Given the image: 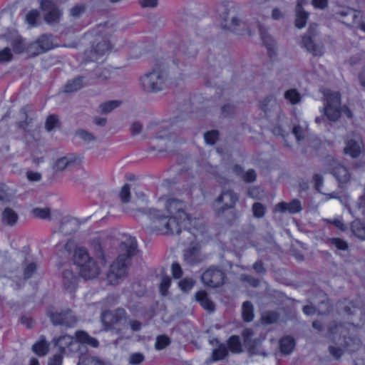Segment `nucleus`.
Segmentation results:
<instances>
[{
  "mask_svg": "<svg viewBox=\"0 0 365 365\" xmlns=\"http://www.w3.org/2000/svg\"><path fill=\"white\" fill-rule=\"evenodd\" d=\"M195 298L204 309L210 312L215 309V305L213 302L208 299L207 294L205 291H200L197 292L195 294Z\"/></svg>",
  "mask_w": 365,
  "mask_h": 365,
  "instance_id": "obj_32",
  "label": "nucleus"
},
{
  "mask_svg": "<svg viewBox=\"0 0 365 365\" xmlns=\"http://www.w3.org/2000/svg\"><path fill=\"white\" fill-rule=\"evenodd\" d=\"M79 163L73 154H68L66 156L58 158L54 165L53 169L57 172L71 170L78 167Z\"/></svg>",
  "mask_w": 365,
  "mask_h": 365,
  "instance_id": "obj_18",
  "label": "nucleus"
},
{
  "mask_svg": "<svg viewBox=\"0 0 365 365\" xmlns=\"http://www.w3.org/2000/svg\"><path fill=\"white\" fill-rule=\"evenodd\" d=\"M63 354L64 353H61L60 351L58 350V352L53 355V357L49 359L48 365H61Z\"/></svg>",
  "mask_w": 365,
  "mask_h": 365,
  "instance_id": "obj_64",
  "label": "nucleus"
},
{
  "mask_svg": "<svg viewBox=\"0 0 365 365\" xmlns=\"http://www.w3.org/2000/svg\"><path fill=\"white\" fill-rule=\"evenodd\" d=\"M84 78L78 76L68 81L64 86V91L66 93L76 92L84 86Z\"/></svg>",
  "mask_w": 365,
  "mask_h": 365,
  "instance_id": "obj_30",
  "label": "nucleus"
},
{
  "mask_svg": "<svg viewBox=\"0 0 365 365\" xmlns=\"http://www.w3.org/2000/svg\"><path fill=\"white\" fill-rule=\"evenodd\" d=\"M110 49V43L108 41L103 40L98 42L93 48V50L91 51L92 53L91 56H89L91 61H94L97 59L96 55H103L107 51Z\"/></svg>",
  "mask_w": 365,
  "mask_h": 365,
  "instance_id": "obj_28",
  "label": "nucleus"
},
{
  "mask_svg": "<svg viewBox=\"0 0 365 365\" xmlns=\"http://www.w3.org/2000/svg\"><path fill=\"white\" fill-rule=\"evenodd\" d=\"M53 341L54 345L58 346V350L61 353H64L66 347L73 344V339L71 336L63 335L58 339H54Z\"/></svg>",
  "mask_w": 365,
  "mask_h": 365,
  "instance_id": "obj_34",
  "label": "nucleus"
},
{
  "mask_svg": "<svg viewBox=\"0 0 365 365\" xmlns=\"http://www.w3.org/2000/svg\"><path fill=\"white\" fill-rule=\"evenodd\" d=\"M78 365H106L99 357L91 355H82L79 357Z\"/></svg>",
  "mask_w": 365,
  "mask_h": 365,
  "instance_id": "obj_35",
  "label": "nucleus"
},
{
  "mask_svg": "<svg viewBox=\"0 0 365 365\" xmlns=\"http://www.w3.org/2000/svg\"><path fill=\"white\" fill-rule=\"evenodd\" d=\"M76 337L77 341L81 344H86L94 348L98 347L99 345L98 341L96 338L91 336L84 331H76Z\"/></svg>",
  "mask_w": 365,
  "mask_h": 365,
  "instance_id": "obj_27",
  "label": "nucleus"
},
{
  "mask_svg": "<svg viewBox=\"0 0 365 365\" xmlns=\"http://www.w3.org/2000/svg\"><path fill=\"white\" fill-rule=\"evenodd\" d=\"M58 124L59 120L58 116L56 115H51L46 118L45 128L46 130L51 131L55 128L58 127Z\"/></svg>",
  "mask_w": 365,
  "mask_h": 365,
  "instance_id": "obj_52",
  "label": "nucleus"
},
{
  "mask_svg": "<svg viewBox=\"0 0 365 365\" xmlns=\"http://www.w3.org/2000/svg\"><path fill=\"white\" fill-rule=\"evenodd\" d=\"M46 315L54 326L72 327L77 322L76 315L70 309L57 310L53 307H49L46 310Z\"/></svg>",
  "mask_w": 365,
  "mask_h": 365,
  "instance_id": "obj_3",
  "label": "nucleus"
},
{
  "mask_svg": "<svg viewBox=\"0 0 365 365\" xmlns=\"http://www.w3.org/2000/svg\"><path fill=\"white\" fill-rule=\"evenodd\" d=\"M328 242L331 245H334L337 250L344 251L348 250V243L341 238H329L328 239Z\"/></svg>",
  "mask_w": 365,
  "mask_h": 365,
  "instance_id": "obj_51",
  "label": "nucleus"
},
{
  "mask_svg": "<svg viewBox=\"0 0 365 365\" xmlns=\"http://www.w3.org/2000/svg\"><path fill=\"white\" fill-rule=\"evenodd\" d=\"M318 34L317 25L311 24L302 39L304 46L315 56H321L324 52L323 43L318 41Z\"/></svg>",
  "mask_w": 365,
  "mask_h": 365,
  "instance_id": "obj_5",
  "label": "nucleus"
},
{
  "mask_svg": "<svg viewBox=\"0 0 365 365\" xmlns=\"http://www.w3.org/2000/svg\"><path fill=\"white\" fill-rule=\"evenodd\" d=\"M165 200V209L170 216H177L180 220H188V215L185 212V203L175 198H165L162 197L160 200Z\"/></svg>",
  "mask_w": 365,
  "mask_h": 365,
  "instance_id": "obj_15",
  "label": "nucleus"
},
{
  "mask_svg": "<svg viewBox=\"0 0 365 365\" xmlns=\"http://www.w3.org/2000/svg\"><path fill=\"white\" fill-rule=\"evenodd\" d=\"M336 14L343 19L341 22L346 26H356L365 31V23L362 21V16L359 11L351 8H344Z\"/></svg>",
  "mask_w": 365,
  "mask_h": 365,
  "instance_id": "obj_12",
  "label": "nucleus"
},
{
  "mask_svg": "<svg viewBox=\"0 0 365 365\" xmlns=\"http://www.w3.org/2000/svg\"><path fill=\"white\" fill-rule=\"evenodd\" d=\"M239 200V196L233 190L230 189L223 190L221 194L216 198L217 203H221L222 207L215 210V214L219 217H222L227 210L233 209L236 202Z\"/></svg>",
  "mask_w": 365,
  "mask_h": 365,
  "instance_id": "obj_9",
  "label": "nucleus"
},
{
  "mask_svg": "<svg viewBox=\"0 0 365 365\" xmlns=\"http://www.w3.org/2000/svg\"><path fill=\"white\" fill-rule=\"evenodd\" d=\"M78 227V225L75 219L65 217L61 221L60 230L64 235H71L76 232Z\"/></svg>",
  "mask_w": 365,
  "mask_h": 365,
  "instance_id": "obj_26",
  "label": "nucleus"
},
{
  "mask_svg": "<svg viewBox=\"0 0 365 365\" xmlns=\"http://www.w3.org/2000/svg\"><path fill=\"white\" fill-rule=\"evenodd\" d=\"M32 215L37 218L42 220L50 219L51 210L48 207H36L31 210Z\"/></svg>",
  "mask_w": 365,
  "mask_h": 365,
  "instance_id": "obj_48",
  "label": "nucleus"
},
{
  "mask_svg": "<svg viewBox=\"0 0 365 365\" xmlns=\"http://www.w3.org/2000/svg\"><path fill=\"white\" fill-rule=\"evenodd\" d=\"M252 212L255 217H262L264 215L265 207L260 202H255L252 205Z\"/></svg>",
  "mask_w": 365,
  "mask_h": 365,
  "instance_id": "obj_58",
  "label": "nucleus"
},
{
  "mask_svg": "<svg viewBox=\"0 0 365 365\" xmlns=\"http://www.w3.org/2000/svg\"><path fill=\"white\" fill-rule=\"evenodd\" d=\"M127 317L126 312L124 309L118 308L115 310H107L102 312L101 320L106 330L113 329L115 325L120 324L125 320Z\"/></svg>",
  "mask_w": 365,
  "mask_h": 365,
  "instance_id": "obj_10",
  "label": "nucleus"
},
{
  "mask_svg": "<svg viewBox=\"0 0 365 365\" xmlns=\"http://www.w3.org/2000/svg\"><path fill=\"white\" fill-rule=\"evenodd\" d=\"M86 6L84 4L75 5L69 10V14L71 17L76 19L80 18L86 11Z\"/></svg>",
  "mask_w": 365,
  "mask_h": 365,
  "instance_id": "obj_50",
  "label": "nucleus"
},
{
  "mask_svg": "<svg viewBox=\"0 0 365 365\" xmlns=\"http://www.w3.org/2000/svg\"><path fill=\"white\" fill-rule=\"evenodd\" d=\"M145 359L144 355L141 353L132 354L128 359V362L132 365H138L141 364Z\"/></svg>",
  "mask_w": 365,
  "mask_h": 365,
  "instance_id": "obj_62",
  "label": "nucleus"
},
{
  "mask_svg": "<svg viewBox=\"0 0 365 365\" xmlns=\"http://www.w3.org/2000/svg\"><path fill=\"white\" fill-rule=\"evenodd\" d=\"M295 346L294 339L291 336L283 337L279 341V349L283 354H290Z\"/></svg>",
  "mask_w": 365,
  "mask_h": 365,
  "instance_id": "obj_31",
  "label": "nucleus"
},
{
  "mask_svg": "<svg viewBox=\"0 0 365 365\" xmlns=\"http://www.w3.org/2000/svg\"><path fill=\"white\" fill-rule=\"evenodd\" d=\"M292 133L297 141L302 140L307 135V125H294L292 128Z\"/></svg>",
  "mask_w": 365,
  "mask_h": 365,
  "instance_id": "obj_45",
  "label": "nucleus"
},
{
  "mask_svg": "<svg viewBox=\"0 0 365 365\" xmlns=\"http://www.w3.org/2000/svg\"><path fill=\"white\" fill-rule=\"evenodd\" d=\"M219 133L217 130L206 132L204 135L205 140L207 144L214 145L218 139Z\"/></svg>",
  "mask_w": 365,
  "mask_h": 365,
  "instance_id": "obj_57",
  "label": "nucleus"
},
{
  "mask_svg": "<svg viewBox=\"0 0 365 365\" xmlns=\"http://www.w3.org/2000/svg\"><path fill=\"white\" fill-rule=\"evenodd\" d=\"M11 46L14 53L20 54L26 52L27 46L24 43V39L20 36H16L11 41Z\"/></svg>",
  "mask_w": 365,
  "mask_h": 365,
  "instance_id": "obj_36",
  "label": "nucleus"
},
{
  "mask_svg": "<svg viewBox=\"0 0 365 365\" xmlns=\"http://www.w3.org/2000/svg\"><path fill=\"white\" fill-rule=\"evenodd\" d=\"M225 278V273L216 267H210L201 276L202 282L206 286L212 288L222 286Z\"/></svg>",
  "mask_w": 365,
  "mask_h": 365,
  "instance_id": "obj_11",
  "label": "nucleus"
},
{
  "mask_svg": "<svg viewBox=\"0 0 365 365\" xmlns=\"http://www.w3.org/2000/svg\"><path fill=\"white\" fill-rule=\"evenodd\" d=\"M13 58V53H11V48L6 47L0 50V63L9 62Z\"/></svg>",
  "mask_w": 365,
  "mask_h": 365,
  "instance_id": "obj_56",
  "label": "nucleus"
},
{
  "mask_svg": "<svg viewBox=\"0 0 365 365\" xmlns=\"http://www.w3.org/2000/svg\"><path fill=\"white\" fill-rule=\"evenodd\" d=\"M33 351L39 356H43L48 351V346L44 338L35 343L32 346Z\"/></svg>",
  "mask_w": 365,
  "mask_h": 365,
  "instance_id": "obj_42",
  "label": "nucleus"
},
{
  "mask_svg": "<svg viewBox=\"0 0 365 365\" xmlns=\"http://www.w3.org/2000/svg\"><path fill=\"white\" fill-rule=\"evenodd\" d=\"M363 149L362 139L360 135L352 132L347 135L344 153L351 157L356 158L359 157Z\"/></svg>",
  "mask_w": 365,
  "mask_h": 365,
  "instance_id": "obj_16",
  "label": "nucleus"
},
{
  "mask_svg": "<svg viewBox=\"0 0 365 365\" xmlns=\"http://www.w3.org/2000/svg\"><path fill=\"white\" fill-rule=\"evenodd\" d=\"M25 21L29 27H36L41 24L40 12L36 9L29 11L25 17Z\"/></svg>",
  "mask_w": 365,
  "mask_h": 365,
  "instance_id": "obj_37",
  "label": "nucleus"
},
{
  "mask_svg": "<svg viewBox=\"0 0 365 365\" xmlns=\"http://www.w3.org/2000/svg\"><path fill=\"white\" fill-rule=\"evenodd\" d=\"M14 192L6 185L0 182V201L9 202L14 197Z\"/></svg>",
  "mask_w": 365,
  "mask_h": 365,
  "instance_id": "obj_46",
  "label": "nucleus"
},
{
  "mask_svg": "<svg viewBox=\"0 0 365 365\" xmlns=\"http://www.w3.org/2000/svg\"><path fill=\"white\" fill-rule=\"evenodd\" d=\"M40 5L41 9L45 12L44 21L48 24L51 25L59 22L61 11L53 1L41 0Z\"/></svg>",
  "mask_w": 365,
  "mask_h": 365,
  "instance_id": "obj_14",
  "label": "nucleus"
},
{
  "mask_svg": "<svg viewBox=\"0 0 365 365\" xmlns=\"http://www.w3.org/2000/svg\"><path fill=\"white\" fill-rule=\"evenodd\" d=\"M328 170L337 180L339 187H344L350 182L351 173L339 161L334 159L329 160Z\"/></svg>",
  "mask_w": 365,
  "mask_h": 365,
  "instance_id": "obj_7",
  "label": "nucleus"
},
{
  "mask_svg": "<svg viewBox=\"0 0 365 365\" xmlns=\"http://www.w3.org/2000/svg\"><path fill=\"white\" fill-rule=\"evenodd\" d=\"M122 102L118 100H112L104 102L99 106L100 113L101 114H108L113 110L118 108Z\"/></svg>",
  "mask_w": 365,
  "mask_h": 365,
  "instance_id": "obj_38",
  "label": "nucleus"
},
{
  "mask_svg": "<svg viewBox=\"0 0 365 365\" xmlns=\"http://www.w3.org/2000/svg\"><path fill=\"white\" fill-rule=\"evenodd\" d=\"M222 26L232 31H237V27L240 26L241 21L237 17L233 6L227 4H222L217 7Z\"/></svg>",
  "mask_w": 365,
  "mask_h": 365,
  "instance_id": "obj_4",
  "label": "nucleus"
},
{
  "mask_svg": "<svg viewBox=\"0 0 365 365\" xmlns=\"http://www.w3.org/2000/svg\"><path fill=\"white\" fill-rule=\"evenodd\" d=\"M137 245L135 238L129 237L120 245V253L115 262L110 267L107 274L109 284L115 285L124 278L127 274V260L130 259L135 251Z\"/></svg>",
  "mask_w": 365,
  "mask_h": 365,
  "instance_id": "obj_1",
  "label": "nucleus"
},
{
  "mask_svg": "<svg viewBox=\"0 0 365 365\" xmlns=\"http://www.w3.org/2000/svg\"><path fill=\"white\" fill-rule=\"evenodd\" d=\"M259 31L261 39L268 50L269 56L272 57L274 54L275 43L272 37L268 34L267 31L262 26H259Z\"/></svg>",
  "mask_w": 365,
  "mask_h": 365,
  "instance_id": "obj_25",
  "label": "nucleus"
},
{
  "mask_svg": "<svg viewBox=\"0 0 365 365\" xmlns=\"http://www.w3.org/2000/svg\"><path fill=\"white\" fill-rule=\"evenodd\" d=\"M344 338L345 346L350 351H355L359 349L361 340L357 336L351 334L349 336L344 335Z\"/></svg>",
  "mask_w": 365,
  "mask_h": 365,
  "instance_id": "obj_33",
  "label": "nucleus"
},
{
  "mask_svg": "<svg viewBox=\"0 0 365 365\" xmlns=\"http://www.w3.org/2000/svg\"><path fill=\"white\" fill-rule=\"evenodd\" d=\"M20 113L22 115V117L24 118H25V120H23V121L19 122L18 123V126H19V128H21L23 130H26V128L31 123L32 118H29L28 117L26 108H25V107L22 108L20 110Z\"/></svg>",
  "mask_w": 365,
  "mask_h": 365,
  "instance_id": "obj_54",
  "label": "nucleus"
},
{
  "mask_svg": "<svg viewBox=\"0 0 365 365\" xmlns=\"http://www.w3.org/2000/svg\"><path fill=\"white\" fill-rule=\"evenodd\" d=\"M92 247L95 252L96 257L101 260V263L105 264L106 259L105 258L104 252L102 250L101 245L98 241H93L92 243Z\"/></svg>",
  "mask_w": 365,
  "mask_h": 365,
  "instance_id": "obj_53",
  "label": "nucleus"
},
{
  "mask_svg": "<svg viewBox=\"0 0 365 365\" xmlns=\"http://www.w3.org/2000/svg\"><path fill=\"white\" fill-rule=\"evenodd\" d=\"M307 3V0H297L295 8L296 19L295 25L297 28L302 29L305 26L309 16V13L303 9V5Z\"/></svg>",
  "mask_w": 365,
  "mask_h": 365,
  "instance_id": "obj_22",
  "label": "nucleus"
},
{
  "mask_svg": "<svg viewBox=\"0 0 365 365\" xmlns=\"http://www.w3.org/2000/svg\"><path fill=\"white\" fill-rule=\"evenodd\" d=\"M242 315L245 322H250L254 318V309L252 304L246 301L242 304Z\"/></svg>",
  "mask_w": 365,
  "mask_h": 365,
  "instance_id": "obj_41",
  "label": "nucleus"
},
{
  "mask_svg": "<svg viewBox=\"0 0 365 365\" xmlns=\"http://www.w3.org/2000/svg\"><path fill=\"white\" fill-rule=\"evenodd\" d=\"M262 319L267 324H273L279 319V314L275 312H268L263 315Z\"/></svg>",
  "mask_w": 365,
  "mask_h": 365,
  "instance_id": "obj_60",
  "label": "nucleus"
},
{
  "mask_svg": "<svg viewBox=\"0 0 365 365\" xmlns=\"http://www.w3.org/2000/svg\"><path fill=\"white\" fill-rule=\"evenodd\" d=\"M92 258L89 257L87 250L80 247L75 250L73 261L75 264L81 268L84 264L88 262Z\"/></svg>",
  "mask_w": 365,
  "mask_h": 365,
  "instance_id": "obj_29",
  "label": "nucleus"
},
{
  "mask_svg": "<svg viewBox=\"0 0 365 365\" xmlns=\"http://www.w3.org/2000/svg\"><path fill=\"white\" fill-rule=\"evenodd\" d=\"M1 222L4 225L14 227L18 222L19 215L11 207H6L1 213Z\"/></svg>",
  "mask_w": 365,
  "mask_h": 365,
  "instance_id": "obj_24",
  "label": "nucleus"
},
{
  "mask_svg": "<svg viewBox=\"0 0 365 365\" xmlns=\"http://www.w3.org/2000/svg\"><path fill=\"white\" fill-rule=\"evenodd\" d=\"M53 48V35L51 34H43L27 46L26 53L29 56L35 57Z\"/></svg>",
  "mask_w": 365,
  "mask_h": 365,
  "instance_id": "obj_6",
  "label": "nucleus"
},
{
  "mask_svg": "<svg viewBox=\"0 0 365 365\" xmlns=\"http://www.w3.org/2000/svg\"><path fill=\"white\" fill-rule=\"evenodd\" d=\"M99 273L100 268L93 259L79 268L80 275L86 279L96 278L98 276Z\"/></svg>",
  "mask_w": 365,
  "mask_h": 365,
  "instance_id": "obj_19",
  "label": "nucleus"
},
{
  "mask_svg": "<svg viewBox=\"0 0 365 365\" xmlns=\"http://www.w3.org/2000/svg\"><path fill=\"white\" fill-rule=\"evenodd\" d=\"M138 212L145 215L150 221V224L145 227L147 231L150 232L160 233V230L154 228L155 223L163 225L168 219V216L163 215L161 211L155 208H141L138 210Z\"/></svg>",
  "mask_w": 365,
  "mask_h": 365,
  "instance_id": "obj_13",
  "label": "nucleus"
},
{
  "mask_svg": "<svg viewBox=\"0 0 365 365\" xmlns=\"http://www.w3.org/2000/svg\"><path fill=\"white\" fill-rule=\"evenodd\" d=\"M229 349L233 353H240L242 351V346L240 337L237 336H232L227 341Z\"/></svg>",
  "mask_w": 365,
  "mask_h": 365,
  "instance_id": "obj_47",
  "label": "nucleus"
},
{
  "mask_svg": "<svg viewBox=\"0 0 365 365\" xmlns=\"http://www.w3.org/2000/svg\"><path fill=\"white\" fill-rule=\"evenodd\" d=\"M75 135L79 137L86 143H91L96 140V138L91 133L83 129H78L75 132Z\"/></svg>",
  "mask_w": 365,
  "mask_h": 365,
  "instance_id": "obj_49",
  "label": "nucleus"
},
{
  "mask_svg": "<svg viewBox=\"0 0 365 365\" xmlns=\"http://www.w3.org/2000/svg\"><path fill=\"white\" fill-rule=\"evenodd\" d=\"M326 106L323 108L324 115L331 121L337 120L341 115V99L338 92H331L326 95Z\"/></svg>",
  "mask_w": 365,
  "mask_h": 365,
  "instance_id": "obj_8",
  "label": "nucleus"
},
{
  "mask_svg": "<svg viewBox=\"0 0 365 365\" xmlns=\"http://www.w3.org/2000/svg\"><path fill=\"white\" fill-rule=\"evenodd\" d=\"M168 72L165 66H155L151 71L140 78V86L145 92L157 93L165 88Z\"/></svg>",
  "mask_w": 365,
  "mask_h": 365,
  "instance_id": "obj_2",
  "label": "nucleus"
},
{
  "mask_svg": "<svg viewBox=\"0 0 365 365\" xmlns=\"http://www.w3.org/2000/svg\"><path fill=\"white\" fill-rule=\"evenodd\" d=\"M275 210L280 212L294 214L302 210V205L299 200L294 199L289 202H282L276 205Z\"/></svg>",
  "mask_w": 365,
  "mask_h": 365,
  "instance_id": "obj_23",
  "label": "nucleus"
},
{
  "mask_svg": "<svg viewBox=\"0 0 365 365\" xmlns=\"http://www.w3.org/2000/svg\"><path fill=\"white\" fill-rule=\"evenodd\" d=\"M228 354V349L225 344H219L218 347L212 353V359L210 361H216L225 358Z\"/></svg>",
  "mask_w": 365,
  "mask_h": 365,
  "instance_id": "obj_39",
  "label": "nucleus"
},
{
  "mask_svg": "<svg viewBox=\"0 0 365 365\" xmlns=\"http://www.w3.org/2000/svg\"><path fill=\"white\" fill-rule=\"evenodd\" d=\"M182 221L177 216H168V219L165 222V224L160 225L156 222L154 228L160 230V234L162 235H178L182 232Z\"/></svg>",
  "mask_w": 365,
  "mask_h": 365,
  "instance_id": "obj_17",
  "label": "nucleus"
},
{
  "mask_svg": "<svg viewBox=\"0 0 365 365\" xmlns=\"http://www.w3.org/2000/svg\"><path fill=\"white\" fill-rule=\"evenodd\" d=\"M284 98L291 104L294 105L301 102L302 96L297 89L292 88L284 93Z\"/></svg>",
  "mask_w": 365,
  "mask_h": 365,
  "instance_id": "obj_44",
  "label": "nucleus"
},
{
  "mask_svg": "<svg viewBox=\"0 0 365 365\" xmlns=\"http://www.w3.org/2000/svg\"><path fill=\"white\" fill-rule=\"evenodd\" d=\"M351 229L356 237L365 240V225L360 220H354L351 224Z\"/></svg>",
  "mask_w": 365,
  "mask_h": 365,
  "instance_id": "obj_40",
  "label": "nucleus"
},
{
  "mask_svg": "<svg viewBox=\"0 0 365 365\" xmlns=\"http://www.w3.org/2000/svg\"><path fill=\"white\" fill-rule=\"evenodd\" d=\"M170 343L169 337L165 335H160L157 337L155 343V349L158 350L163 349Z\"/></svg>",
  "mask_w": 365,
  "mask_h": 365,
  "instance_id": "obj_55",
  "label": "nucleus"
},
{
  "mask_svg": "<svg viewBox=\"0 0 365 365\" xmlns=\"http://www.w3.org/2000/svg\"><path fill=\"white\" fill-rule=\"evenodd\" d=\"M171 283V279L168 277H163L161 279L160 284V289L163 295H165L168 289L169 288Z\"/></svg>",
  "mask_w": 365,
  "mask_h": 365,
  "instance_id": "obj_63",
  "label": "nucleus"
},
{
  "mask_svg": "<svg viewBox=\"0 0 365 365\" xmlns=\"http://www.w3.org/2000/svg\"><path fill=\"white\" fill-rule=\"evenodd\" d=\"M183 257L185 262L189 265H195L203 260L200 247L197 245L191 246L185 250Z\"/></svg>",
  "mask_w": 365,
  "mask_h": 365,
  "instance_id": "obj_20",
  "label": "nucleus"
},
{
  "mask_svg": "<svg viewBox=\"0 0 365 365\" xmlns=\"http://www.w3.org/2000/svg\"><path fill=\"white\" fill-rule=\"evenodd\" d=\"M194 282L192 279L185 278L179 282V287L185 292H189L192 288Z\"/></svg>",
  "mask_w": 365,
  "mask_h": 365,
  "instance_id": "obj_61",
  "label": "nucleus"
},
{
  "mask_svg": "<svg viewBox=\"0 0 365 365\" xmlns=\"http://www.w3.org/2000/svg\"><path fill=\"white\" fill-rule=\"evenodd\" d=\"M78 276L69 269H65L62 273V284L64 289L73 292L77 285Z\"/></svg>",
  "mask_w": 365,
  "mask_h": 365,
  "instance_id": "obj_21",
  "label": "nucleus"
},
{
  "mask_svg": "<svg viewBox=\"0 0 365 365\" xmlns=\"http://www.w3.org/2000/svg\"><path fill=\"white\" fill-rule=\"evenodd\" d=\"M120 198L122 200V202L126 203L128 202L130 200V185L125 184L121 188V190L119 194Z\"/></svg>",
  "mask_w": 365,
  "mask_h": 365,
  "instance_id": "obj_59",
  "label": "nucleus"
},
{
  "mask_svg": "<svg viewBox=\"0 0 365 365\" xmlns=\"http://www.w3.org/2000/svg\"><path fill=\"white\" fill-rule=\"evenodd\" d=\"M111 74L110 69L105 67H98L94 71V75L100 82L108 81L111 78Z\"/></svg>",
  "mask_w": 365,
  "mask_h": 365,
  "instance_id": "obj_43",
  "label": "nucleus"
}]
</instances>
